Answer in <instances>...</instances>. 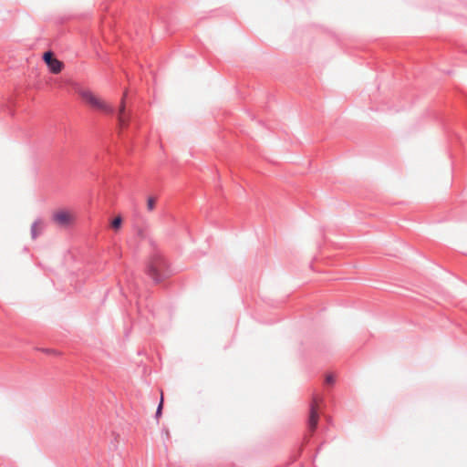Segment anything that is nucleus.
Wrapping results in <instances>:
<instances>
[{"instance_id":"obj_4","label":"nucleus","mask_w":467,"mask_h":467,"mask_svg":"<svg viewBox=\"0 0 467 467\" xmlns=\"http://www.w3.org/2000/svg\"><path fill=\"white\" fill-rule=\"evenodd\" d=\"M43 60L48 67V69L53 74H58L64 67L63 62L54 57L52 51H47L43 54Z\"/></svg>"},{"instance_id":"obj_5","label":"nucleus","mask_w":467,"mask_h":467,"mask_svg":"<svg viewBox=\"0 0 467 467\" xmlns=\"http://www.w3.org/2000/svg\"><path fill=\"white\" fill-rule=\"evenodd\" d=\"M53 219L59 225L66 226L70 223V215L68 213L61 211L53 215Z\"/></svg>"},{"instance_id":"obj_3","label":"nucleus","mask_w":467,"mask_h":467,"mask_svg":"<svg viewBox=\"0 0 467 467\" xmlns=\"http://www.w3.org/2000/svg\"><path fill=\"white\" fill-rule=\"evenodd\" d=\"M321 401H322L321 397H319L317 395L313 396L312 402H311L310 408H309V417H308V428L312 432H314L317 428L318 419H319L318 404Z\"/></svg>"},{"instance_id":"obj_12","label":"nucleus","mask_w":467,"mask_h":467,"mask_svg":"<svg viewBox=\"0 0 467 467\" xmlns=\"http://www.w3.org/2000/svg\"><path fill=\"white\" fill-rule=\"evenodd\" d=\"M41 350L47 354H57V352L55 349L51 348H42Z\"/></svg>"},{"instance_id":"obj_9","label":"nucleus","mask_w":467,"mask_h":467,"mask_svg":"<svg viewBox=\"0 0 467 467\" xmlns=\"http://www.w3.org/2000/svg\"><path fill=\"white\" fill-rule=\"evenodd\" d=\"M156 200L153 197H149L147 201V208L149 211H152L155 207Z\"/></svg>"},{"instance_id":"obj_6","label":"nucleus","mask_w":467,"mask_h":467,"mask_svg":"<svg viewBox=\"0 0 467 467\" xmlns=\"http://www.w3.org/2000/svg\"><path fill=\"white\" fill-rule=\"evenodd\" d=\"M117 119H118L119 126L120 129H123L124 127H126L128 125L129 117L126 114L125 104L123 101H122L121 106L117 114Z\"/></svg>"},{"instance_id":"obj_8","label":"nucleus","mask_w":467,"mask_h":467,"mask_svg":"<svg viewBox=\"0 0 467 467\" xmlns=\"http://www.w3.org/2000/svg\"><path fill=\"white\" fill-rule=\"evenodd\" d=\"M121 224H122L121 216H117L111 221V227L114 230H119L121 227Z\"/></svg>"},{"instance_id":"obj_7","label":"nucleus","mask_w":467,"mask_h":467,"mask_svg":"<svg viewBox=\"0 0 467 467\" xmlns=\"http://www.w3.org/2000/svg\"><path fill=\"white\" fill-rule=\"evenodd\" d=\"M43 224V222L40 219L36 220L32 225H31V236L32 239H36L39 233L37 232V227L41 226Z\"/></svg>"},{"instance_id":"obj_10","label":"nucleus","mask_w":467,"mask_h":467,"mask_svg":"<svg viewBox=\"0 0 467 467\" xmlns=\"http://www.w3.org/2000/svg\"><path fill=\"white\" fill-rule=\"evenodd\" d=\"M162 406H163V399L161 398V401L157 407V410H156V413H155V417L158 419L161 413H162Z\"/></svg>"},{"instance_id":"obj_2","label":"nucleus","mask_w":467,"mask_h":467,"mask_svg":"<svg viewBox=\"0 0 467 467\" xmlns=\"http://www.w3.org/2000/svg\"><path fill=\"white\" fill-rule=\"evenodd\" d=\"M80 96L92 108H94L96 109L103 110L108 113L113 112V109L109 106H108L103 101H101L99 99H98L91 91L83 90L80 92Z\"/></svg>"},{"instance_id":"obj_11","label":"nucleus","mask_w":467,"mask_h":467,"mask_svg":"<svg viewBox=\"0 0 467 467\" xmlns=\"http://www.w3.org/2000/svg\"><path fill=\"white\" fill-rule=\"evenodd\" d=\"M325 381L327 384L332 385L335 383V377L332 374H327Z\"/></svg>"},{"instance_id":"obj_1","label":"nucleus","mask_w":467,"mask_h":467,"mask_svg":"<svg viewBox=\"0 0 467 467\" xmlns=\"http://www.w3.org/2000/svg\"><path fill=\"white\" fill-rule=\"evenodd\" d=\"M146 274L158 284L171 275L170 265L159 252H154L147 265Z\"/></svg>"}]
</instances>
